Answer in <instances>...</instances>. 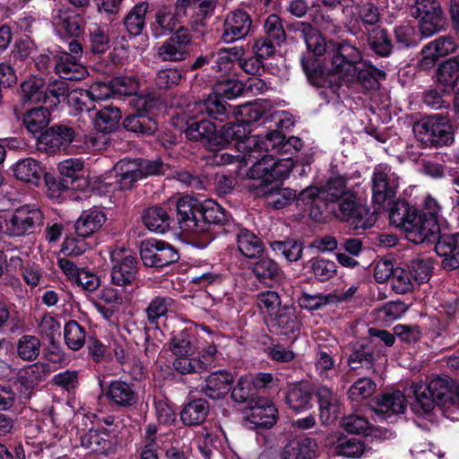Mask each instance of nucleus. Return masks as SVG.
I'll use <instances>...</instances> for the list:
<instances>
[{
    "label": "nucleus",
    "mask_w": 459,
    "mask_h": 459,
    "mask_svg": "<svg viewBox=\"0 0 459 459\" xmlns=\"http://www.w3.org/2000/svg\"><path fill=\"white\" fill-rule=\"evenodd\" d=\"M208 411V402L204 399H195L184 407L180 418L186 426H195L205 420Z\"/></svg>",
    "instance_id": "c03bdc74"
},
{
    "label": "nucleus",
    "mask_w": 459,
    "mask_h": 459,
    "mask_svg": "<svg viewBox=\"0 0 459 459\" xmlns=\"http://www.w3.org/2000/svg\"><path fill=\"white\" fill-rule=\"evenodd\" d=\"M264 37L281 46L286 41L287 35L281 19L277 14H270L264 22Z\"/></svg>",
    "instance_id": "774afa93"
},
{
    "label": "nucleus",
    "mask_w": 459,
    "mask_h": 459,
    "mask_svg": "<svg viewBox=\"0 0 459 459\" xmlns=\"http://www.w3.org/2000/svg\"><path fill=\"white\" fill-rule=\"evenodd\" d=\"M234 375L227 370H219L211 373L205 379V386L202 392L211 399L224 398L231 389Z\"/></svg>",
    "instance_id": "6ab92c4d"
},
{
    "label": "nucleus",
    "mask_w": 459,
    "mask_h": 459,
    "mask_svg": "<svg viewBox=\"0 0 459 459\" xmlns=\"http://www.w3.org/2000/svg\"><path fill=\"white\" fill-rule=\"evenodd\" d=\"M308 263L310 272L321 282L327 281L336 275L337 265L332 260L317 256L311 258Z\"/></svg>",
    "instance_id": "13d9d810"
},
{
    "label": "nucleus",
    "mask_w": 459,
    "mask_h": 459,
    "mask_svg": "<svg viewBox=\"0 0 459 459\" xmlns=\"http://www.w3.org/2000/svg\"><path fill=\"white\" fill-rule=\"evenodd\" d=\"M178 14L170 6H160L154 14V20L151 23L152 35L156 38L175 32L180 26Z\"/></svg>",
    "instance_id": "393cba45"
},
{
    "label": "nucleus",
    "mask_w": 459,
    "mask_h": 459,
    "mask_svg": "<svg viewBox=\"0 0 459 459\" xmlns=\"http://www.w3.org/2000/svg\"><path fill=\"white\" fill-rule=\"evenodd\" d=\"M48 107H38L28 110L22 118L23 125L32 134L39 133L46 128L50 120Z\"/></svg>",
    "instance_id": "49530a36"
},
{
    "label": "nucleus",
    "mask_w": 459,
    "mask_h": 459,
    "mask_svg": "<svg viewBox=\"0 0 459 459\" xmlns=\"http://www.w3.org/2000/svg\"><path fill=\"white\" fill-rule=\"evenodd\" d=\"M249 410L247 420L255 428L271 429L277 421L278 410L266 397L257 399Z\"/></svg>",
    "instance_id": "dca6fc26"
},
{
    "label": "nucleus",
    "mask_w": 459,
    "mask_h": 459,
    "mask_svg": "<svg viewBox=\"0 0 459 459\" xmlns=\"http://www.w3.org/2000/svg\"><path fill=\"white\" fill-rule=\"evenodd\" d=\"M261 146L265 151L281 148L283 152H291L292 149L295 152L301 150L303 143L300 138L296 136H290L285 141L284 135L280 132L273 131L266 135L265 140L261 141Z\"/></svg>",
    "instance_id": "37998d69"
},
{
    "label": "nucleus",
    "mask_w": 459,
    "mask_h": 459,
    "mask_svg": "<svg viewBox=\"0 0 459 459\" xmlns=\"http://www.w3.org/2000/svg\"><path fill=\"white\" fill-rule=\"evenodd\" d=\"M365 449V441L356 437H342L337 441L335 453L344 457L359 458L364 454Z\"/></svg>",
    "instance_id": "bf43d9fd"
},
{
    "label": "nucleus",
    "mask_w": 459,
    "mask_h": 459,
    "mask_svg": "<svg viewBox=\"0 0 459 459\" xmlns=\"http://www.w3.org/2000/svg\"><path fill=\"white\" fill-rule=\"evenodd\" d=\"M175 300L169 295H156L147 304L144 314L149 325L159 327V320L166 318L173 309Z\"/></svg>",
    "instance_id": "bb28decb"
},
{
    "label": "nucleus",
    "mask_w": 459,
    "mask_h": 459,
    "mask_svg": "<svg viewBox=\"0 0 459 459\" xmlns=\"http://www.w3.org/2000/svg\"><path fill=\"white\" fill-rule=\"evenodd\" d=\"M69 83L62 79L49 81L46 84V106L53 109L69 96Z\"/></svg>",
    "instance_id": "603ef678"
},
{
    "label": "nucleus",
    "mask_w": 459,
    "mask_h": 459,
    "mask_svg": "<svg viewBox=\"0 0 459 459\" xmlns=\"http://www.w3.org/2000/svg\"><path fill=\"white\" fill-rule=\"evenodd\" d=\"M407 407L404 394L399 391L387 392L373 400L372 410L384 417L403 413Z\"/></svg>",
    "instance_id": "f3484780"
},
{
    "label": "nucleus",
    "mask_w": 459,
    "mask_h": 459,
    "mask_svg": "<svg viewBox=\"0 0 459 459\" xmlns=\"http://www.w3.org/2000/svg\"><path fill=\"white\" fill-rule=\"evenodd\" d=\"M312 395L308 385L298 384L288 388L284 394V400L290 409L299 411L311 405Z\"/></svg>",
    "instance_id": "e433bc0d"
},
{
    "label": "nucleus",
    "mask_w": 459,
    "mask_h": 459,
    "mask_svg": "<svg viewBox=\"0 0 459 459\" xmlns=\"http://www.w3.org/2000/svg\"><path fill=\"white\" fill-rule=\"evenodd\" d=\"M301 65L308 82L312 85L325 88L330 84V82L325 75L323 68L315 58L303 57L301 59Z\"/></svg>",
    "instance_id": "680f3d73"
},
{
    "label": "nucleus",
    "mask_w": 459,
    "mask_h": 459,
    "mask_svg": "<svg viewBox=\"0 0 459 459\" xmlns=\"http://www.w3.org/2000/svg\"><path fill=\"white\" fill-rule=\"evenodd\" d=\"M186 137L195 142H201L210 151H215L216 127L213 123L204 118L187 124Z\"/></svg>",
    "instance_id": "4be33fe9"
},
{
    "label": "nucleus",
    "mask_w": 459,
    "mask_h": 459,
    "mask_svg": "<svg viewBox=\"0 0 459 459\" xmlns=\"http://www.w3.org/2000/svg\"><path fill=\"white\" fill-rule=\"evenodd\" d=\"M17 179L38 186L44 175V168L34 159L19 160L13 168Z\"/></svg>",
    "instance_id": "c9c22d12"
},
{
    "label": "nucleus",
    "mask_w": 459,
    "mask_h": 459,
    "mask_svg": "<svg viewBox=\"0 0 459 459\" xmlns=\"http://www.w3.org/2000/svg\"><path fill=\"white\" fill-rule=\"evenodd\" d=\"M249 125L247 123H229L216 130L215 134V151L223 149L232 141L244 143L247 142V147L252 149H262L261 142L255 136H249Z\"/></svg>",
    "instance_id": "ddd939ff"
},
{
    "label": "nucleus",
    "mask_w": 459,
    "mask_h": 459,
    "mask_svg": "<svg viewBox=\"0 0 459 459\" xmlns=\"http://www.w3.org/2000/svg\"><path fill=\"white\" fill-rule=\"evenodd\" d=\"M40 346L41 343L38 337L23 335L18 341L17 354L23 360L33 361L39 355Z\"/></svg>",
    "instance_id": "69168bd1"
},
{
    "label": "nucleus",
    "mask_w": 459,
    "mask_h": 459,
    "mask_svg": "<svg viewBox=\"0 0 459 459\" xmlns=\"http://www.w3.org/2000/svg\"><path fill=\"white\" fill-rule=\"evenodd\" d=\"M317 444L310 437H299L286 446L281 459H312L316 456Z\"/></svg>",
    "instance_id": "2f4dec72"
},
{
    "label": "nucleus",
    "mask_w": 459,
    "mask_h": 459,
    "mask_svg": "<svg viewBox=\"0 0 459 459\" xmlns=\"http://www.w3.org/2000/svg\"><path fill=\"white\" fill-rule=\"evenodd\" d=\"M123 126L128 132L143 135H153L159 128L156 118L145 110L126 116Z\"/></svg>",
    "instance_id": "412c9836"
},
{
    "label": "nucleus",
    "mask_w": 459,
    "mask_h": 459,
    "mask_svg": "<svg viewBox=\"0 0 459 459\" xmlns=\"http://www.w3.org/2000/svg\"><path fill=\"white\" fill-rule=\"evenodd\" d=\"M350 193L351 192L347 189L346 178L342 176H337L330 178L327 180L325 186L321 189L320 195H322L325 201L333 203Z\"/></svg>",
    "instance_id": "052dcab7"
},
{
    "label": "nucleus",
    "mask_w": 459,
    "mask_h": 459,
    "mask_svg": "<svg viewBox=\"0 0 459 459\" xmlns=\"http://www.w3.org/2000/svg\"><path fill=\"white\" fill-rule=\"evenodd\" d=\"M366 33L368 47L376 55L385 57L391 54L394 46L385 29L376 27Z\"/></svg>",
    "instance_id": "ea45409f"
},
{
    "label": "nucleus",
    "mask_w": 459,
    "mask_h": 459,
    "mask_svg": "<svg viewBox=\"0 0 459 459\" xmlns=\"http://www.w3.org/2000/svg\"><path fill=\"white\" fill-rule=\"evenodd\" d=\"M357 14L358 21L361 22L366 32H368V30L377 27V25L381 19L379 8L372 2L358 4Z\"/></svg>",
    "instance_id": "e2e57ef3"
},
{
    "label": "nucleus",
    "mask_w": 459,
    "mask_h": 459,
    "mask_svg": "<svg viewBox=\"0 0 459 459\" xmlns=\"http://www.w3.org/2000/svg\"><path fill=\"white\" fill-rule=\"evenodd\" d=\"M372 200L375 204L385 205L392 202L397 194L400 177L385 164L377 165L372 175Z\"/></svg>",
    "instance_id": "6e6552de"
},
{
    "label": "nucleus",
    "mask_w": 459,
    "mask_h": 459,
    "mask_svg": "<svg viewBox=\"0 0 459 459\" xmlns=\"http://www.w3.org/2000/svg\"><path fill=\"white\" fill-rule=\"evenodd\" d=\"M21 100L23 103L46 106V82L40 77H30L21 84Z\"/></svg>",
    "instance_id": "c756f323"
},
{
    "label": "nucleus",
    "mask_w": 459,
    "mask_h": 459,
    "mask_svg": "<svg viewBox=\"0 0 459 459\" xmlns=\"http://www.w3.org/2000/svg\"><path fill=\"white\" fill-rule=\"evenodd\" d=\"M66 345L73 351L80 350L85 343V331L76 321H68L64 329Z\"/></svg>",
    "instance_id": "338daca9"
},
{
    "label": "nucleus",
    "mask_w": 459,
    "mask_h": 459,
    "mask_svg": "<svg viewBox=\"0 0 459 459\" xmlns=\"http://www.w3.org/2000/svg\"><path fill=\"white\" fill-rule=\"evenodd\" d=\"M149 4L142 2L137 4L125 18V25L131 35H140L145 23V15Z\"/></svg>",
    "instance_id": "6e6d98bb"
},
{
    "label": "nucleus",
    "mask_w": 459,
    "mask_h": 459,
    "mask_svg": "<svg viewBox=\"0 0 459 459\" xmlns=\"http://www.w3.org/2000/svg\"><path fill=\"white\" fill-rule=\"evenodd\" d=\"M193 35L186 27H179L157 50V56L163 62H181L189 56L188 48Z\"/></svg>",
    "instance_id": "1a4fd4ad"
},
{
    "label": "nucleus",
    "mask_w": 459,
    "mask_h": 459,
    "mask_svg": "<svg viewBox=\"0 0 459 459\" xmlns=\"http://www.w3.org/2000/svg\"><path fill=\"white\" fill-rule=\"evenodd\" d=\"M108 397L111 402L121 407H129L137 403L136 391L125 381L115 380L109 384Z\"/></svg>",
    "instance_id": "473e14b6"
},
{
    "label": "nucleus",
    "mask_w": 459,
    "mask_h": 459,
    "mask_svg": "<svg viewBox=\"0 0 459 459\" xmlns=\"http://www.w3.org/2000/svg\"><path fill=\"white\" fill-rule=\"evenodd\" d=\"M192 111L221 122L227 120L231 114L227 101L215 92L204 100L195 102Z\"/></svg>",
    "instance_id": "a211bd4d"
},
{
    "label": "nucleus",
    "mask_w": 459,
    "mask_h": 459,
    "mask_svg": "<svg viewBox=\"0 0 459 459\" xmlns=\"http://www.w3.org/2000/svg\"><path fill=\"white\" fill-rule=\"evenodd\" d=\"M136 258L131 255L117 260L111 270V281L118 287L131 285L137 275Z\"/></svg>",
    "instance_id": "b1692460"
},
{
    "label": "nucleus",
    "mask_w": 459,
    "mask_h": 459,
    "mask_svg": "<svg viewBox=\"0 0 459 459\" xmlns=\"http://www.w3.org/2000/svg\"><path fill=\"white\" fill-rule=\"evenodd\" d=\"M252 20L249 14L241 10L230 13L223 24L221 39L226 43H231L246 38L251 30Z\"/></svg>",
    "instance_id": "4468645a"
},
{
    "label": "nucleus",
    "mask_w": 459,
    "mask_h": 459,
    "mask_svg": "<svg viewBox=\"0 0 459 459\" xmlns=\"http://www.w3.org/2000/svg\"><path fill=\"white\" fill-rule=\"evenodd\" d=\"M53 22L57 26H60L68 35L72 37L78 36L81 33L79 17L70 13L66 10H54Z\"/></svg>",
    "instance_id": "0e129e2a"
},
{
    "label": "nucleus",
    "mask_w": 459,
    "mask_h": 459,
    "mask_svg": "<svg viewBox=\"0 0 459 459\" xmlns=\"http://www.w3.org/2000/svg\"><path fill=\"white\" fill-rule=\"evenodd\" d=\"M112 350L117 362H119L123 366L133 365V369L128 370L127 372L135 380L141 379L143 375V366L141 362L138 360V359L133 356L128 346L126 343H121L115 341L113 343Z\"/></svg>",
    "instance_id": "09e8293b"
},
{
    "label": "nucleus",
    "mask_w": 459,
    "mask_h": 459,
    "mask_svg": "<svg viewBox=\"0 0 459 459\" xmlns=\"http://www.w3.org/2000/svg\"><path fill=\"white\" fill-rule=\"evenodd\" d=\"M293 30L305 41L307 50L315 56H322L326 51V42L319 30L309 22H298L292 25Z\"/></svg>",
    "instance_id": "5701e85b"
},
{
    "label": "nucleus",
    "mask_w": 459,
    "mask_h": 459,
    "mask_svg": "<svg viewBox=\"0 0 459 459\" xmlns=\"http://www.w3.org/2000/svg\"><path fill=\"white\" fill-rule=\"evenodd\" d=\"M316 396L320 410V419L323 424L334 421L338 415L340 402L336 394L326 386L317 389Z\"/></svg>",
    "instance_id": "c85d7f7f"
},
{
    "label": "nucleus",
    "mask_w": 459,
    "mask_h": 459,
    "mask_svg": "<svg viewBox=\"0 0 459 459\" xmlns=\"http://www.w3.org/2000/svg\"><path fill=\"white\" fill-rule=\"evenodd\" d=\"M384 355L385 349L382 343L375 339H364L352 344V352L348 359V365L353 370L372 369L375 362Z\"/></svg>",
    "instance_id": "9b49d317"
},
{
    "label": "nucleus",
    "mask_w": 459,
    "mask_h": 459,
    "mask_svg": "<svg viewBox=\"0 0 459 459\" xmlns=\"http://www.w3.org/2000/svg\"><path fill=\"white\" fill-rule=\"evenodd\" d=\"M291 159H276L273 155H264L249 168L247 176L249 179L259 180L256 188L259 191L274 181H281L289 177L293 169Z\"/></svg>",
    "instance_id": "0eeeda50"
},
{
    "label": "nucleus",
    "mask_w": 459,
    "mask_h": 459,
    "mask_svg": "<svg viewBox=\"0 0 459 459\" xmlns=\"http://www.w3.org/2000/svg\"><path fill=\"white\" fill-rule=\"evenodd\" d=\"M121 118V111L118 108L107 106L100 109L94 117V127L101 133L113 132L117 127Z\"/></svg>",
    "instance_id": "a18cd8bd"
},
{
    "label": "nucleus",
    "mask_w": 459,
    "mask_h": 459,
    "mask_svg": "<svg viewBox=\"0 0 459 459\" xmlns=\"http://www.w3.org/2000/svg\"><path fill=\"white\" fill-rule=\"evenodd\" d=\"M140 255L143 264L149 267H164L179 259V254L172 245L155 239L143 242Z\"/></svg>",
    "instance_id": "9d476101"
},
{
    "label": "nucleus",
    "mask_w": 459,
    "mask_h": 459,
    "mask_svg": "<svg viewBox=\"0 0 459 459\" xmlns=\"http://www.w3.org/2000/svg\"><path fill=\"white\" fill-rule=\"evenodd\" d=\"M416 401L413 410L418 413H429L437 405L451 408L455 405L457 386L448 376H438L428 385L412 386Z\"/></svg>",
    "instance_id": "f03ea898"
},
{
    "label": "nucleus",
    "mask_w": 459,
    "mask_h": 459,
    "mask_svg": "<svg viewBox=\"0 0 459 459\" xmlns=\"http://www.w3.org/2000/svg\"><path fill=\"white\" fill-rule=\"evenodd\" d=\"M458 75L459 55L443 61L435 72L437 82L446 87H452L458 82Z\"/></svg>",
    "instance_id": "de8ad7c7"
},
{
    "label": "nucleus",
    "mask_w": 459,
    "mask_h": 459,
    "mask_svg": "<svg viewBox=\"0 0 459 459\" xmlns=\"http://www.w3.org/2000/svg\"><path fill=\"white\" fill-rule=\"evenodd\" d=\"M13 201L8 196L2 197V211L5 212V234L12 237H21L34 232V230L43 223V213L35 206L23 205L10 212Z\"/></svg>",
    "instance_id": "20e7f679"
},
{
    "label": "nucleus",
    "mask_w": 459,
    "mask_h": 459,
    "mask_svg": "<svg viewBox=\"0 0 459 459\" xmlns=\"http://www.w3.org/2000/svg\"><path fill=\"white\" fill-rule=\"evenodd\" d=\"M230 390L231 399L238 403H246L248 409L255 403L257 399L264 397L257 394L255 386L249 377H241Z\"/></svg>",
    "instance_id": "58836bf2"
},
{
    "label": "nucleus",
    "mask_w": 459,
    "mask_h": 459,
    "mask_svg": "<svg viewBox=\"0 0 459 459\" xmlns=\"http://www.w3.org/2000/svg\"><path fill=\"white\" fill-rule=\"evenodd\" d=\"M419 212L418 209L411 206L405 200H397L390 207L389 220L391 224L404 232Z\"/></svg>",
    "instance_id": "7c9ffc66"
},
{
    "label": "nucleus",
    "mask_w": 459,
    "mask_h": 459,
    "mask_svg": "<svg viewBox=\"0 0 459 459\" xmlns=\"http://www.w3.org/2000/svg\"><path fill=\"white\" fill-rule=\"evenodd\" d=\"M80 438L82 446L97 454H107L115 448L110 432H83Z\"/></svg>",
    "instance_id": "a19ab883"
},
{
    "label": "nucleus",
    "mask_w": 459,
    "mask_h": 459,
    "mask_svg": "<svg viewBox=\"0 0 459 459\" xmlns=\"http://www.w3.org/2000/svg\"><path fill=\"white\" fill-rule=\"evenodd\" d=\"M106 221V214L100 210L83 211L74 223L76 237L82 239L91 237L101 229Z\"/></svg>",
    "instance_id": "aec40b11"
},
{
    "label": "nucleus",
    "mask_w": 459,
    "mask_h": 459,
    "mask_svg": "<svg viewBox=\"0 0 459 459\" xmlns=\"http://www.w3.org/2000/svg\"><path fill=\"white\" fill-rule=\"evenodd\" d=\"M56 74L64 81H80L87 74V69L81 64L80 60L70 57L69 55H59L55 56Z\"/></svg>",
    "instance_id": "a878e982"
},
{
    "label": "nucleus",
    "mask_w": 459,
    "mask_h": 459,
    "mask_svg": "<svg viewBox=\"0 0 459 459\" xmlns=\"http://www.w3.org/2000/svg\"><path fill=\"white\" fill-rule=\"evenodd\" d=\"M75 137L74 128L65 125H55L41 133L38 150L49 154L65 150Z\"/></svg>",
    "instance_id": "f8f14e48"
},
{
    "label": "nucleus",
    "mask_w": 459,
    "mask_h": 459,
    "mask_svg": "<svg viewBox=\"0 0 459 459\" xmlns=\"http://www.w3.org/2000/svg\"><path fill=\"white\" fill-rule=\"evenodd\" d=\"M83 163L79 159H68L58 164V170L68 185L79 186L82 178Z\"/></svg>",
    "instance_id": "4d7b16f0"
},
{
    "label": "nucleus",
    "mask_w": 459,
    "mask_h": 459,
    "mask_svg": "<svg viewBox=\"0 0 459 459\" xmlns=\"http://www.w3.org/2000/svg\"><path fill=\"white\" fill-rule=\"evenodd\" d=\"M111 47L108 31L104 27L93 24L89 28V49L91 53L101 55Z\"/></svg>",
    "instance_id": "5fc2aeb1"
},
{
    "label": "nucleus",
    "mask_w": 459,
    "mask_h": 459,
    "mask_svg": "<svg viewBox=\"0 0 459 459\" xmlns=\"http://www.w3.org/2000/svg\"><path fill=\"white\" fill-rule=\"evenodd\" d=\"M258 194L264 198L266 205L273 209H281L290 204L297 196L296 191L279 187L277 185L263 187Z\"/></svg>",
    "instance_id": "72a5a7b5"
},
{
    "label": "nucleus",
    "mask_w": 459,
    "mask_h": 459,
    "mask_svg": "<svg viewBox=\"0 0 459 459\" xmlns=\"http://www.w3.org/2000/svg\"><path fill=\"white\" fill-rule=\"evenodd\" d=\"M19 370L10 365H2V378L6 379L8 386H2V410H7L14 403L15 394L13 386L18 385Z\"/></svg>",
    "instance_id": "3c124183"
},
{
    "label": "nucleus",
    "mask_w": 459,
    "mask_h": 459,
    "mask_svg": "<svg viewBox=\"0 0 459 459\" xmlns=\"http://www.w3.org/2000/svg\"><path fill=\"white\" fill-rule=\"evenodd\" d=\"M418 142L429 148L439 149L452 145L455 129L449 118L441 115L425 117L412 127Z\"/></svg>",
    "instance_id": "7ed1b4c3"
},
{
    "label": "nucleus",
    "mask_w": 459,
    "mask_h": 459,
    "mask_svg": "<svg viewBox=\"0 0 459 459\" xmlns=\"http://www.w3.org/2000/svg\"><path fill=\"white\" fill-rule=\"evenodd\" d=\"M270 247L276 255H281L289 262L299 261L302 257L304 248L302 242L294 238L273 241Z\"/></svg>",
    "instance_id": "8fccbe9b"
},
{
    "label": "nucleus",
    "mask_w": 459,
    "mask_h": 459,
    "mask_svg": "<svg viewBox=\"0 0 459 459\" xmlns=\"http://www.w3.org/2000/svg\"><path fill=\"white\" fill-rule=\"evenodd\" d=\"M332 216L349 222L354 230H366L373 226L375 218L373 213L363 204L358 202L353 193L346 194L341 199L327 204Z\"/></svg>",
    "instance_id": "423d86ee"
},
{
    "label": "nucleus",
    "mask_w": 459,
    "mask_h": 459,
    "mask_svg": "<svg viewBox=\"0 0 459 459\" xmlns=\"http://www.w3.org/2000/svg\"><path fill=\"white\" fill-rule=\"evenodd\" d=\"M362 60L361 52L347 41L334 44L332 55L333 71L347 81L359 82L366 91H377L380 79L385 78L384 70L378 69L368 62L358 67Z\"/></svg>",
    "instance_id": "f257e3e1"
},
{
    "label": "nucleus",
    "mask_w": 459,
    "mask_h": 459,
    "mask_svg": "<svg viewBox=\"0 0 459 459\" xmlns=\"http://www.w3.org/2000/svg\"><path fill=\"white\" fill-rule=\"evenodd\" d=\"M411 15L418 21L420 39H428L446 31L449 22L439 0H415Z\"/></svg>",
    "instance_id": "39448f33"
},
{
    "label": "nucleus",
    "mask_w": 459,
    "mask_h": 459,
    "mask_svg": "<svg viewBox=\"0 0 459 459\" xmlns=\"http://www.w3.org/2000/svg\"><path fill=\"white\" fill-rule=\"evenodd\" d=\"M443 236L444 235H440V226L437 220L422 216L419 230H415L414 233L411 235V238H412V243L415 244H422L425 242L437 244Z\"/></svg>",
    "instance_id": "79ce46f5"
},
{
    "label": "nucleus",
    "mask_w": 459,
    "mask_h": 459,
    "mask_svg": "<svg viewBox=\"0 0 459 459\" xmlns=\"http://www.w3.org/2000/svg\"><path fill=\"white\" fill-rule=\"evenodd\" d=\"M200 204L196 200L186 196L178 200L176 204L178 221L183 224L181 227L188 229L195 234L198 224L196 214L199 212Z\"/></svg>",
    "instance_id": "f704fd0d"
},
{
    "label": "nucleus",
    "mask_w": 459,
    "mask_h": 459,
    "mask_svg": "<svg viewBox=\"0 0 459 459\" xmlns=\"http://www.w3.org/2000/svg\"><path fill=\"white\" fill-rule=\"evenodd\" d=\"M198 224L195 234L206 233L212 226L224 225L229 219L226 211L216 202L205 200L197 212Z\"/></svg>",
    "instance_id": "2eb2a0df"
},
{
    "label": "nucleus",
    "mask_w": 459,
    "mask_h": 459,
    "mask_svg": "<svg viewBox=\"0 0 459 459\" xmlns=\"http://www.w3.org/2000/svg\"><path fill=\"white\" fill-rule=\"evenodd\" d=\"M238 249L247 257H255L263 251V243L254 233L242 229L237 235Z\"/></svg>",
    "instance_id": "864d4df0"
},
{
    "label": "nucleus",
    "mask_w": 459,
    "mask_h": 459,
    "mask_svg": "<svg viewBox=\"0 0 459 459\" xmlns=\"http://www.w3.org/2000/svg\"><path fill=\"white\" fill-rule=\"evenodd\" d=\"M250 270L259 281H279L282 271L273 259L261 256L250 264Z\"/></svg>",
    "instance_id": "4c0bfd02"
},
{
    "label": "nucleus",
    "mask_w": 459,
    "mask_h": 459,
    "mask_svg": "<svg viewBox=\"0 0 459 459\" xmlns=\"http://www.w3.org/2000/svg\"><path fill=\"white\" fill-rule=\"evenodd\" d=\"M172 210L162 206H152L146 209L143 221L147 229L156 233H165L170 228Z\"/></svg>",
    "instance_id": "cd10ccee"
}]
</instances>
